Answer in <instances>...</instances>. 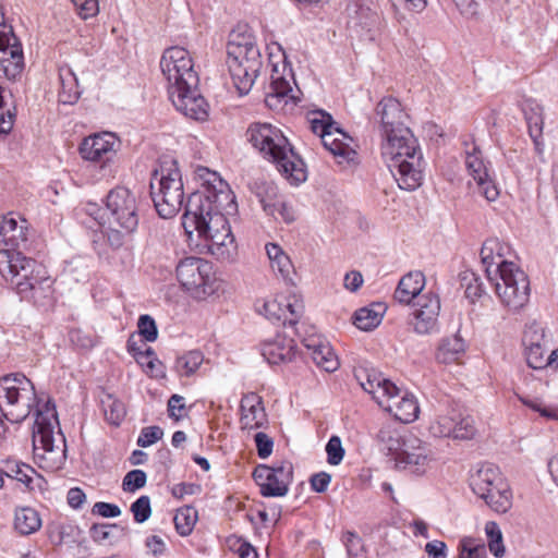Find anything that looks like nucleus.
I'll return each mask as SVG.
<instances>
[{
  "mask_svg": "<svg viewBox=\"0 0 558 558\" xmlns=\"http://www.w3.org/2000/svg\"><path fill=\"white\" fill-rule=\"evenodd\" d=\"M523 112L525 114L530 136L533 138L534 143L538 145L543 133L542 108L536 104H526L523 108Z\"/></svg>",
  "mask_w": 558,
  "mask_h": 558,
  "instance_id": "58836bf2",
  "label": "nucleus"
},
{
  "mask_svg": "<svg viewBox=\"0 0 558 558\" xmlns=\"http://www.w3.org/2000/svg\"><path fill=\"white\" fill-rule=\"evenodd\" d=\"M198 514L193 507H183L179 509L173 518L177 532L181 536H187L192 533Z\"/></svg>",
  "mask_w": 558,
  "mask_h": 558,
  "instance_id": "a19ab883",
  "label": "nucleus"
},
{
  "mask_svg": "<svg viewBox=\"0 0 558 558\" xmlns=\"http://www.w3.org/2000/svg\"><path fill=\"white\" fill-rule=\"evenodd\" d=\"M304 345L313 362L326 372H335L340 363L333 349L322 337H310L304 340Z\"/></svg>",
  "mask_w": 558,
  "mask_h": 558,
  "instance_id": "cd10ccee",
  "label": "nucleus"
},
{
  "mask_svg": "<svg viewBox=\"0 0 558 558\" xmlns=\"http://www.w3.org/2000/svg\"><path fill=\"white\" fill-rule=\"evenodd\" d=\"M59 77L61 84L59 100L63 104H74L81 95L76 75L70 68H61Z\"/></svg>",
  "mask_w": 558,
  "mask_h": 558,
  "instance_id": "72a5a7b5",
  "label": "nucleus"
},
{
  "mask_svg": "<svg viewBox=\"0 0 558 558\" xmlns=\"http://www.w3.org/2000/svg\"><path fill=\"white\" fill-rule=\"evenodd\" d=\"M292 70L282 63L281 69L279 65H274L270 75V84L266 93L265 102L270 109H281L290 100H293L291 95L294 84Z\"/></svg>",
  "mask_w": 558,
  "mask_h": 558,
  "instance_id": "412c9836",
  "label": "nucleus"
},
{
  "mask_svg": "<svg viewBox=\"0 0 558 558\" xmlns=\"http://www.w3.org/2000/svg\"><path fill=\"white\" fill-rule=\"evenodd\" d=\"M345 545L349 558H366V553L362 539L349 532L345 535Z\"/></svg>",
  "mask_w": 558,
  "mask_h": 558,
  "instance_id": "6e6d98bb",
  "label": "nucleus"
},
{
  "mask_svg": "<svg viewBox=\"0 0 558 558\" xmlns=\"http://www.w3.org/2000/svg\"><path fill=\"white\" fill-rule=\"evenodd\" d=\"M83 19L95 16L99 11L98 0H71Z\"/></svg>",
  "mask_w": 558,
  "mask_h": 558,
  "instance_id": "4d7b16f0",
  "label": "nucleus"
},
{
  "mask_svg": "<svg viewBox=\"0 0 558 558\" xmlns=\"http://www.w3.org/2000/svg\"><path fill=\"white\" fill-rule=\"evenodd\" d=\"M125 231L121 229L120 227L109 226L108 225V232H107V239L109 244L114 247L119 248L124 243V235Z\"/></svg>",
  "mask_w": 558,
  "mask_h": 558,
  "instance_id": "0e129e2a",
  "label": "nucleus"
},
{
  "mask_svg": "<svg viewBox=\"0 0 558 558\" xmlns=\"http://www.w3.org/2000/svg\"><path fill=\"white\" fill-rule=\"evenodd\" d=\"M326 452L328 456V463L338 465L344 456L341 440L338 436H332L326 445Z\"/></svg>",
  "mask_w": 558,
  "mask_h": 558,
  "instance_id": "603ef678",
  "label": "nucleus"
},
{
  "mask_svg": "<svg viewBox=\"0 0 558 558\" xmlns=\"http://www.w3.org/2000/svg\"><path fill=\"white\" fill-rule=\"evenodd\" d=\"M488 490H490V492H488L487 496H480V498L485 500L486 505L495 512H497V513L508 512L509 509L512 507V493H511L509 484L507 483V488L504 494L507 496L508 504L501 505L500 508H497V506L495 504H493L494 501L499 502L500 497H501L499 492L497 489H494L493 487L488 488Z\"/></svg>",
  "mask_w": 558,
  "mask_h": 558,
  "instance_id": "de8ad7c7",
  "label": "nucleus"
},
{
  "mask_svg": "<svg viewBox=\"0 0 558 558\" xmlns=\"http://www.w3.org/2000/svg\"><path fill=\"white\" fill-rule=\"evenodd\" d=\"M181 289L195 301H205L222 290L223 281L214 266L201 257H185L175 267Z\"/></svg>",
  "mask_w": 558,
  "mask_h": 558,
  "instance_id": "6e6552de",
  "label": "nucleus"
},
{
  "mask_svg": "<svg viewBox=\"0 0 558 558\" xmlns=\"http://www.w3.org/2000/svg\"><path fill=\"white\" fill-rule=\"evenodd\" d=\"M519 400L545 421L558 422V402L531 397H519Z\"/></svg>",
  "mask_w": 558,
  "mask_h": 558,
  "instance_id": "e433bc0d",
  "label": "nucleus"
},
{
  "mask_svg": "<svg viewBox=\"0 0 558 558\" xmlns=\"http://www.w3.org/2000/svg\"><path fill=\"white\" fill-rule=\"evenodd\" d=\"M322 144L333 156L338 165L354 166L359 162L356 143L338 126L323 136Z\"/></svg>",
  "mask_w": 558,
  "mask_h": 558,
  "instance_id": "4be33fe9",
  "label": "nucleus"
},
{
  "mask_svg": "<svg viewBox=\"0 0 558 558\" xmlns=\"http://www.w3.org/2000/svg\"><path fill=\"white\" fill-rule=\"evenodd\" d=\"M227 64L233 84L241 95L247 94L260 69L262 54L251 34L234 32L227 46Z\"/></svg>",
  "mask_w": 558,
  "mask_h": 558,
  "instance_id": "0eeeda50",
  "label": "nucleus"
},
{
  "mask_svg": "<svg viewBox=\"0 0 558 558\" xmlns=\"http://www.w3.org/2000/svg\"><path fill=\"white\" fill-rule=\"evenodd\" d=\"M447 546L441 541H433L425 545V551L433 558H446Z\"/></svg>",
  "mask_w": 558,
  "mask_h": 558,
  "instance_id": "774afa93",
  "label": "nucleus"
},
{
  "mask_svg": "<svg viewBox=\"0 0 558 558\" xmlns=\"http://www.w3.org/2000/svg\"><path fill=\"white\" fill-rule=\"evenodd\" d=\"M440 313L438 295L427 292L418 296L413 304L410 324L417 335H429L437 329Z\"/></svg>",
  "mask_w": 558,
  "mask_h": 558,
  "instance_id": "a211bd4d",
  "label": "nucleus"
},
{
  "mask_svg": "<svg viewBox=\"0 0 558 558\" xmlns=\"http://www.w3.org/2000/svg\"><path fill=\"white\" fill-rule=\"evenodd\" d=\"M146 547H147L148 551L150 554H153L154 556H160L167 549V545H166L165 541L158 535H151V536L147 537Z\"/></svg>",
  "mask_w": 558,
  "mask_h": 558,
  "instance_id": "338daca9",
  "label": "nucleus"
},
{
  "mask_svg": "<svg viewBox=\"0 0 558 558\" xmlns=\"http://www.w3.org/2000/svg\"><path fill=\"white\" fill-rule=\"evenodd\" d=\"M131 511L134 515V520L137 523H143L151 514L150 499L148 496H141L131 506Z\"/></svg>",
  "mask_w": 558,
  "mask_h": 558,
  "instance_id": "3c124183",
  "label": "nucleus"
},
{
  "mask_svg": "<svg viewBox=\"0 0 558 558\" xmlns=\"http://www.w3.org/2000/svg\"><path fill=\"white\" fill-rule=\"evenodd\" d=\"M198 175L206 179V186L189 197L183 215L189 244L219 260H231L238 246L227 216L236 211L235 196L216 172L199 168Z\"/></svg>",
  "mask_w": 558,
  "mask_h": 558,
  "instance_id": "f257e3e1",
  "label": "nucleus"
},
{
  "mask_svg": "<svg viewBox=\"0 0 558 558\" xmlns=\"http://www.w3.org/2000/svg\"><path fill=\"white\" fill-rule=\"evenodd\" d=\"M256 195L264 211L268 216H276L275 207H277V204L281 198L278 194L277 186L274 183H262L257 185Z\"/></svg>",
  "mask_w": 558,
  "mask_h": 558,
  "instance_id": "ea45409f",
  "label": "nucleus"
},
{
  "mask_svg": "<svg viewBox=\"0 0 558 558\" xmlns=\"http://www.w3.org/2000/svg\"><path fill=\"white\" fill-rule=\"evenodd\" d=\"M37 405L33 430L35 457L41 468L59 470L65 461V439L59 428L54 404L47 401L39 407L34 384L23 374L0 378V411L12 423L24 421Z\"/></svg>",
  "mask_w": 558,
  "mask_h": 558,
  "instance_id": "f03ea898",
  "label": "nucleus"
},
{
  "mask_svg": "<svg viewBox=\"0 0 558 558\" xmlns=\"http://www.w3.org/2000/svg\"><path fill=\"white\" fill-rule=\"evenodd\" d=\"M150 195L160 217L172 218L184 199L181 172L174 161L161 163L150 179Z\"/></svg>",
  "mask_w": 558,
  "mask_h": 558,
  "instance_id": "1a4fd4ad",
  "label": "nucleus"
},
{
  "mask_svg": "<svg viewBox=\"0 0 558 558\" xmlns=\"http://www.w3.org/2000/svg\"><path fill=\"white\" fill-rule=\"evenodd\" d=\"M271 270L284 281H292L293 264L288 254L275 243L265 246Z\"/></svg>",
  "mask_w": 558,
  "mask_h": 558,
  "instance_id": "7c9ffc66",
  "label": "nucleus"
},
{
  "mask_svg": "<svg viewBox=\"0 0 558 558\" xmlns=\"http://www.w3.org/2000/svg\"><path fill=\"white\" fill-rule=\"evenodd\" d=\"M381 156L400 189L415 191L422 185L425 162L410 129L383 137Z\"/></svg>",
  "mask_w": 558,
  "mask_h": 558,
  "instance_id": "7ed1b4c3",
  "label": "nucleus"
},
{
  "mask_svg": "<svg viewBox=\"0 0 558 558\" xmlns=\"http://www.w3.org/2000/svg\"><path fill=\"white\" fill-rule=\"evenodd\" d=\"M377 114L380 117L381 137L386 135L397 134L407 126L408 114L403 110L401 104L391 97L384 98L377 105Z\"/></svg>",
  "mask_w": 558,
  "mask_h": 558,
  "instance_id": "393cba45",
  "label": "nucleus"
},
{
  "mask_svg": "<svg viewBox=\"0 0 558 558\" xmlns=\"http://www.w3.org/2000/svg\"><path fill=\"white\" fill-rule=\"evenodd\" d=\"M465 350L464 341L458 336L446 338L438 347L436 359L439 363L451 364L458 362Z\"/></svg>",
  "mask_w": 558,
  "mask_h": 558,
  "instance_id": "473e14b6",
  "label": "nucleus"
},
{
  "mask_svg": "<svg viewBox=\"0 0 558 558\" xmlns=\"http://www.w3.org/2000/svg\"><path fill=\"white\" fill-rule=\"evenodd\" d=\"M0 470L1 475L4 474L8 477L14 478L26 487L31 486L34 476L37 475V472L31 465L11 459L1 461Z\"/></svg>",
  "mask_w": 558,
  "mask_h": 558,
  "instance_id": "f704fd0d",
  "label": "nucleus"
},
{
  "mask_svg": "<svg viewBox=\"0 0 558 558\" xmlns=\"http://www.w3.org/2000/svg\"><path fill=\"white\" fill-rule=\"evenodd\" d=\"M469 483L472 492L478 497L487 496L489 492L488 488L490 487L497 489L501 495L499 502H493L497 508L508 504L507 496L502 495L507 488V481L504 478L499 468L495 464L483 463L476 465L470 474Z\"/></svg>",
  "mask_w": 558,
  "mask_h": 558,
  "instance_id": "f3484780",
  "label": "nucleus"
},
{
  "mask_svg": "<svg viewBox=\"0 0 558 558\" xmlns=\"http://www.w3.org/2000/svg\"><path fill=\"white\" fill-rule=\"evenodd\" d=\"M161 73L167 82L168 93L183 86H197L198 75L189 50L173 46L166 49L160 59Z\"/></svg>",
  "mask_w": 558,
  "mask_h": 558,
  "instance_id": "9b49d317",
  "label": "nucleus"
},
{
  "mask_svg": "<svg viewBox=\"0 0 558 558\" xmlns=\"http://www.w3.org/2000/svg\"><path fill=\"white\" fill-rule=\"evenodd\" d=\"M522 341L529 366L534 369L544 368L545 356L551 345V339L546 335L544 327L537 322L530 323Z\"/></svg>",
  "mask_w": 558,
  "mask_h": 558,
  "instance_id": "aec40b11",
  "label": "nucleus"
},
{
  "mask_svg": "<svg viewBox=\"0 0 558 558\" xmlns=\"http://www.w3.org/2000/svg\"><path fill=\"white\" fill-rule=\"evenodd\" d=\"M405 435L407 434L402 435L399 430L390 426H384L378 433L379 442L384 449L388 450L392 454L393 461L396 460V456H398V453L401 452V449H403Z\"/></svg>",
  "mask_w": 558,
  "mask_h": 558,
  "instance_id": "4c0bfd02",
  "label": "nucleus"
},
{
  "mask_svg": "<svg viewBox=\"0 0 558 558\" xmlns=\"http://www.w3.org/2000/svg\"><path fill=\"white\" fill-rule=\"evenodd\" d=\"M381 322V315L367 307L360 308L354 314V325L364 331H369L376 328Z\"/></svg>",
  "mask_w": 558,
  "mask_h": 558,
  "instance_id": "49530a36",
  "label": "nucleus"
},
{
  "mask_svg": "<svg viewBox=\"0 0 558 558\" xmlns=\"http://www.w3.org/2000/svg\"><path fill=\"white\" fill-rule=\"evenodd\" d=\"M330 481L331 476L326 472L314 474L311 478L312 489L317 493H324L328 488Z\"/></svg>",
  "mask_w": 558,
  "mask_h": 558,
  "instance_id": "69168bd1",
  "label": "nucleus"
},
{
  "mask_svg": "<svg viewBox=\"0 0 558 558\" xmlns=\"http://www.w3.org/2000/svg\"><path fill=\"white\" fill-rule=\"evenodd\" d=\"M260 351L269 364L288 363L295 356V342L292 338L277 335L274 339L264 341Z\"/></svg>",
  "mask_w": 558,
  "mask_h": 558,
  "instance_id": "bb28decb",
  "label": "nucleus"
},
{
  "mask_svg": "<svg viewBox=\"0 0 558 558\" xmlns=\"http://www.w3.org/2000/svg\"><path fill=\"white\" fill-rule=\"evenodd\" d=\"M147 476L142 470H132L128 472L122 482V488L126 493H134L146 485Z\"/></svg>",
  "mask_w": 558,
  "mask_h": 558,
  "instance_id": "8fccbe9b",
  "label": "nucleus"
},
{
  "mask_svg": "<svg viewBox=\"0 0 558 558\" xmlns=\"http://www.w3.org/2000/svg\"><path fill=\"white\" fill-rule=\"evenodd\" d=\"M254 440L256 444L257 453L259 458H268L271 454L274 448L272 439L267 434L258 432L255 434Z\"/></svg>",
  "mask_w": 558,
  "mask_h": 558,
  "instance_id": "13d9d810",
  "label": "nucleus"
},
{
  "mask_svg": "<svg viewBox=\"0 0 558 558\" xmlns=\"http://www.w3.org/2000/svg\"><path fill=\"white\" fill-rule=\"evenodd\" d=\"M105 416L110 424L119 425L125 416V407L123 402L112 395H106L101 399Z\"/></svg>",
  "mask_w": 558,
  "mask_h": 558,
  "instance_id": "79ce46f5",
  "label": "nucleus"
},
{
  "mask_svg": "<svg viewBox=\"0 0 558 558\" xmlns=\"http://www.w3.org/2000/svg\"><path fill=\"white\" fill-rule=\"evenodd\" d=\"M204 356L199 351H190L177 360V371L182 376L193 375L202 365Z\"/></svg>",
  "mask_w": 558,
  "mask_h": 558,
  "instance_id": "c03bdc74",
  "label": "nucleus"
},
{
  "mask_svg": "<svg viewBox=\"0 0 558 558\" xmlns=\"http://www.w3.org/2000/svg\"><path fill=\"white\" fill-rule=\"evenodd\" d=\"M119 146L120 141L113 133L102 132L84 138L80 145V154L84 160L105 168L117 157Z\"/></svg>",
  "mask_w": 558,
  "mask_h": 558,
  "instance_id": "dca6fc26",
  "label": "nucleus"
},
{
  "mask_svg": "<svg viewBox=\"0 0 558 558\" xmlns=\"http://www.w3.org/2000/svg\"><path fill=\"white\" fill-rule=\"evenodd\" d=\"M107 223L120 227L125 233H133L138 225L135 195L124 186H118L107 195Z\"/></svg>",
  "mask_w": 558,
  "mask_h": 558,
  "instance_id": "f8f14e48",
  "label": "nucleus"
},
{
  "mask_svg": "<svg viewBox=\"0 0 558 558\" xmlns=\"http://www.w3.org/2000/svg\"><path fill=\"white\" fill-rule=\"evenodd\" d=\"M488 280L494 286L495 292L501 304L511 310L522 308L530 298V281L525 272L517 265H505L499 272Z\"/></svg>",
  "mask_w": 558,
  "mask_h": 558,
  "instance_id": "9d476101",
  "label": "nucleus"
},
{
  "mask_svg": "<svg viewBox=\"0 0 558 558\" xmlns=\"http://www.w3.org/2000/svg\"><path fill=\"white\" fill-rule=\"evenodd\" d=\"M434 462L435 453L429 445L413 434H407L403 449L396 456L395 466L398 470L423 475L432 469Z\"/></svg>",
  "mask_w": 558,
  "mask_h": 558,
  "instance_id": "4468645a",
  "label": "nucleus"
},
{
  "mask_svg": "<svg viewBox=\"0 0 558 558\" xmlns=\"http://www.w3.org/2000/svg\"><path fill=\"white\" fill-rule=\"evenodd\" d=\"M428 432L433 437L464 440L473 438L476 429L470 415H464L456 408H448L438 411L429 421Z\"/></svg>",
  "mask_w": 558,
  "mask_h": 558,
  "instance_id": "ddd939ff",
  "label": "nucleus"
},
{
  "mask_svg": "<svg viewBox=\"0 0 558 558\" xmlns=\"http://www.w3.org/2000/svg\"><path fill=\"white\" fill-rule=\"evenodd\" d=\"M509 253L510 247L496 238L488 239L483 243L480 255L487 279L495 276L492 272L502 270L505 265L515 264L507 259Z\"/></svg>",
  "mask_w": 558,
  "mask_h": 558,
  "instance_id": "a878e982",
  "label": "nucleus"
},
{
  "mask_svg": "<svg viewBox=\"0 0 558 558\" xmlns=\"http://www.w3.org/2000/svg\"><path fill=\"white\" fill-rule=\"evenodd\" d=\"M169 98L178 111L184 116L203 121L208 116V104L198 93L197 86H183L179 90H172Z\"/></svg>",
  "mask_w": 558,
  "mask_h": 558,
  "instance_id": "5701e85b",
  "label": "nucleus"
},
{
  "mask_svg": "<svg viewBox=\"0 0 558 558\" xmlns=\"http://www.w3.org/2000/svg\"><path fill=\"white\" fill-rule=\"evenodd\" d=\"M138 331L149 342H153L158 337L157 326L155 320L149 315H142L138 319Z\"/></svg>",
  "mask_w": 558,
  "mask_h": 558,
  "instance_id": "864d4df0",
  "label": "nucleus"
},
{
  "mask_svg": "<svg viewBox=\"0 0 558 558\" xmlns=\"http://www.w3.org/2000/svg\"><path fill=\"white\" fill-rule=\"evenodd\" d=\"M119 532V527L116 524H98L92 529L93 537L98 542L110 539Z\"/></svg>",
  "mask_w": 558,
  "mask_h": 558,
  "instance_id": "052dcab7",
  "label": "nucleus"
},
{
  "mask_svg": "<svg viewBox=\"0 0 558 558\" xmlns=\"http://www.w3.org/2000/svg\"><path fill=\"white\" fill-rule=\"evenodd\" d=\"M162 436L163 430L159 426L145 427L137 439V445L143 448L149 447L161 439Z\"/></svg>",
  "mask_w": 558,
  "mask_h": 558,
  "instance_id": "5fc2aeb1",
  "label": "nucleus"
},
{
  "mask_svg": "<svg viewBox=\"0 0 558 558\" xmlns=\"http://www.w3.org/2000/svg\"><path fill=\"white\" fill-rule=\"evenodd\" d=\"M293 466L290 462H281L275 466L258 465L253 477L265 497H282L292 482Z\"/></svg>",
  "mask_w": 558,
  "mask_h": 558,
  "instance_id": "2eb2a0df",
  "label": "nucleus"
},
{
  "mask_svg": "<svg viewBox=\"0 0 558 558\" xmlns=\"http://www.w3.org/2000/svg\"><path fill=\"white\" fill-rule=\"evenodd\" d=\"M276 216H271L275 220H281L283 222L290 223L296 219V213L292 208V206L288 205L282 198L275 207Z\"/></svg>",
  "mask_w": 558,
  "mask_h": 558,
  "instance_id": "bf43d9fd",
  "label": "nucleus"
},
{
  "mask_svg": "<svg viewBox=\"0 0 558 558\" xmlns=\"http://www.w3.org/2000/svg\"><path fill=\"white\" fill-rule=\"evenodd\" d=\"M465 166L478 187V193L487 202H495L499 197V190L488 175L482 153L477 147L473 146L471 151L466 150Z\"/></svg>",
  "mask_w": 558,
  "mask_h": 558,
  "instance_id": "b1692460",
  "label": "nucleus"
},
{
  "mask_svg": "<svg viewBox=\"0 0 558 558\" xmlns=\"http://www.w3.org/2000/svg\"><path fill=\"white\" fill-rule=\"evenodd\" d=\"M308 122L311 130L314 134L318 135L320 142H323L325 134L331 133V130L337 128L331 116L323 111L313 112L308 118Z\"/></svg>",
  "mask_w": 558,
  "mask_h": 558,
  "instance_id": "37998d69",
  "label": "nucleus"
},
{
  "mask_svg": "<svg viewBox=\"0 0 558 558\" xmlns=\"http://www.w3.org/2000/svg\"><path fill=\"white\" fill-rule=\"evenodd\" d=\"M185 410L184 398L179 395H173L168 401V412L171 417L177 421L183 416Z\"/></svg>",
  "mask_w": 558,
  "mask_h": 558,
  "instance_id": "680f3d73",
  "label": "nucleus"
},
{
  "mask_svg": "<svg viewBox=\"0 0 558 558\" xmlns=\"http://www.w3.org/2000/svg\"><path fill=\"white\" fill-rule=\"evenodd\" d=\"M354 376L363 390L396 420L411 423L417 418L420 408L414 396L398 388L380 372L361 366L355 369Z\"/></svg>",
  "mask_w": 558,
  "mask_h": 558,
  "instance_id": "39448f33",
  "label": "nucleus"
},
{
  "mask_svg": "<svg viewBox=\"0 0 558 558\" xmlns=\"http://www.w3.org/2000/svg\"><path fill=\"white\" fill-rule=\"evenodd\" d=\"M41 526L38 512L29 507H23L15 511L14 527L22 535L35 533Z\"/></svg>",
  "mask_w": 558,
  "mask_h": 558,
  "instance_id": "c9c22d12",
  "label": "nucleus"
},
{
  "mask_svg": "<svg viewBox=\"0 0 558 558\" xmlns=\"http://www.w3.org/2000/svg\"><path fill=\"white\" fill-rule=\"evenodd\" d=\"M0 241L7 246L19 247L26 241L25 222H19L13 217H3L0 220Z\"/></svg>",
  "mask_w": 558,
  "mask_h": 558,
  "instance_id": "2f4dec72",
  "label": "nucleus"
},
{
  "mask_svg": "<svg viewBox=\"0 0 558 558\" xmlns=\"http://www.w3.org/2000/svg\"><path fill=\"white\" fill-rule=\"evenodd\" d=\"M425 276L421 271H410L404 275L393 293V298L401 304H410L415 298L421 296L425 287Z\"/></svg>",
  "mask_w": 558,
  "mask_h": 558,
  "instance_id": "c85d7f7f",
  "label": "nucleus"
},
{
  "mask_svg": "<svg viewBox=\"0 0 558 558\" xmlns=\"http://www.w3.org/2000/svg\"><path fill=\"white\" fill-rule=\"evenodd\" d=\"M0 274L21 295L35 300L52 295L53 280L45 267L20 252L0 251Z\"/></svg>",
  "mask_w": 558,
  "mask_h": 558,
  "instance_id": "423d86ee",
  "label": "nucleus"
},
{
  "mask_svg": "<svg viewBox=\"0 0 558 558\" xmlns=\"http://www.w3.org/2000/svg\"><path fill=\"white\" fill-rule=\"evenodd\" d=\"M303 302L295 294L277 295L267 299L257 307L258 313L270 320H282L283 324L294 325L303 313Z\"/></svg>",
  "mask_w": 558,
  "mask_h": 558,
  "instance_id": "6ab92c4d",
  "label": "nucleus"
},
{
  "mask_svg": "<svg viewBox=\"0 0 558 558\" xmlns=\"http://www.w3.org/2000/svg\"><path fill=\"white\" fill-rule=\"evenodd\" d=\"M248 142L266 159L272 161L279 172L292 185H299L307 178L303 160L293 151L282 132L269 123H254L246 132Z\"/></svg>",
  "mask_w": 558,
  "mask_h": 558,
  "instance_id": "20e7f679",
  "label": "nucleus"
},
{
  "mask_svg": "<svg viewBox=\"0 0 558 558\" xmlns=\"http://www.w3.org/2000/svg\"><path fill=\"white\" fill-rule=\"evenodd\" d=\"M266 413L260 398L250 395L241 401V424L244 429H254L264 425Z\"/></svg>",
  "mask_w": 558,
  "mask_h": 558,
  "instance_id": "c756f323",
  "label": "nucleus"
},
{
  "mask_svg": "<svg viewBox=\"0 0 558 558\" xmlns=\"http://www.w3.org/2000/svg\"><path fill=\"white\" fill-rule=\"evenodd\" d=\"M461 280L462 286L465 288L464 293L468 299H470L472 302H475L478 298H481L483 293L482 283L474 272H463Z\"/></svg>",
  "mask_w": 558,
  "mask_h": 558,
  "instance_id": "09e8293b",
  "label": "nucleus"
},
{
  "mask_svg": "<svg viewBox=\"0 0 558 558\" xmlns=\"http://www.w3.org/2000/svg\"><path fill=\"white\" fill-rule=\"evenodd\" d=\"M93 512L104 518H114L120 515L121 510L118 506L108 502H96Z\"/></svg>",
  "mask_w": 558,
  "mask_h": 558,
  "instance_id": "e2e57ef3",
  "label": "nucleus"
},
{
  "mask_svg": "<svg viewBox=\"0 0 558 558\" xmlns=\"http://www.w3.org/2000/svg\"><path fill=\"white\" fill-rule=\"evenodd\" d=\"M486 547L483 542L474 537H463L459 544L458 558H485Z\"/></svg>",
  "mask_w": 558,
  "mask_h": 558,
  "instance_id": "a18cd8bd",
  "label": "nucleus"
}]
</instances>
